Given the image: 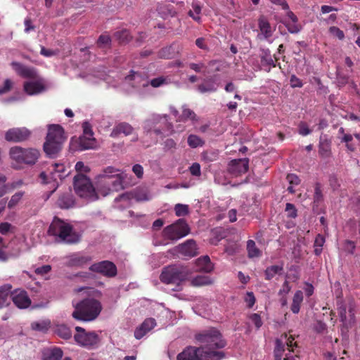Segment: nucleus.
<instances>
[{
  "label": "nucleus",
  "mask_w": 360,
  "mask_h": 360,
  "mask_svg": "<svg viewBox=\"0 0 360 360\" xmlns=\"http://www.w3.org/2000/svg\"><path fill=\"white\" fill-rule=\"evenodd\" d=\"M202 158L207 162H212L217 158V153L212 151H205L202 154Z\"/></svg>",
  "instance_id": "obj_61"
},
{
  "label": "nucleus",
  "mask_w": 360,
  "mask_h": 360,
  "mask_svg": "<svg viewBox=\"0 0 360 360\" xmlns=\"http://www.w3.org/2000/svg\"><path fill=\"white\" fill-rule=\"evenodd\" d=\"M347 307L342 298L337 301V310L340 321L342 323L343 326L348 329L352 328L356 321L355 317V304L353 301L349 303L348 313L349 316H347Z\"/></svg>",
  "instance_id": "obj_12"
},
{
  "label": "nucleus",
  "mask_w": 360,
  "mask_h": 360,
  "mask_svg": "<svg viewBox=\"0 0 360 360\" xmlns=\"http://www.w3.org/2000/svg\"><path fill=\"white\" fill-rule=\"evenodd\" d=\"M276 345L274 349V359L275 360H281L282 358V354L284 351L283 346L282 342L279 340H276Z\"/></svg>",
  "instance_id": "obj_51"
},
{
  "label": "nucleus",
  "mask_w": 360,
  "mask_h": 360,
  "mask_svg": "<svg viewBox=\"0 0 360 360\" xmlns=\"http://www.w3.org/2000/svg\"><path fill=\"white\" fill-rule=\"evenodd\" d=\"M11 289L12 286L10 284H6L0 287V309L9 305Z\"/></svg>",
  "instance_id": "obj_29"
},
{
  "label": "nucleus",
  "mask_w": 360,
  "mask_h": 360,
  "mask_svg": "<svg viewBox=\"0 0 360 360\" xmlns=\"http://www.w3.org/2000/svg\"><path fill=\"white\" fill-rule=\"evenodd\" d=\"M356 248V245L354 242L346 240L344 243V250L348 254L354 255Z\"/></svg>",
  "instance_id": "obj_57"
},
{
  "label": "nucleus",
  "mask_w": 360,
  "mask_h": 360,
  "mask_svg": "<svg viewBox=\"0 0 360 360\" xmlns=\"http://www.w3.org/2000/svg\"><path fill=\"white\" fill-rule=\"evenodd\" d=\"M11 298L13 304L19 309H26L32 303L27 292L21 289H15L13 291L11 290Z\"/></svg>",
  "instance_id": "obj_18"
},
{
  "label": "nucleus",
  "mask_w": 360,
  "mask_h": 360,
  "mask_svg": "<svg viewBox=\"0 0 360 360\" xmlns=\"http://www.w3.org/2000/svg\"><path fill=\"white\" fill-rule=\"evenodd\" d=\"M290 84L292 88H301L303 86L302 80L297 77L295 75H291L290 79Z\"/></svg>",
  "instance_id": "obj_60"
},
{
  "label": "nucleus",
  "mask_w": 360,
  "mask_h": 360,
  "mask_svg": "<svg viewBox=\"0 0 360 360\" xmlns=\"http://www.w3.org/2000/svg\"><path fill=\"white\" fill-rule=\"evenodd\" d=\"M250 318L257 328H259L262 326L261 317L258 314H252Z\"/></svg>",
  "instance_id": "obj_64"
},
{
  "label": "nucleus",
  "mask_w": 360,
  "mask_h": 360,
  "mask_svg": "<svg viewBox=\"0 0 360 360\" xmlns=\"http://www.w3.org/2000/svg\"><path fill=\"white\" fill-rule=\"evenodd\" d=\"M75 330L74 339L77 345L88 349L98 347L101 339L95 331H86L80 326L75 327Z\"/></svg>",
  "instance_id": "obj_11"
},
{
  "label": "nucleus",
  "mask_w": 360,
  "mask_h": 360,
  "mask_svg": "<svg viewBox=\"0 0 360 360\" xmlns=\"http://www.w3.org/2000/svg\"><path fill=\"white\" fill-rule=\"evenodd\" d=\"M51 327V321L49 320H43L40 321H34L31 323V328L32 330L46 333Z\"/></svg>",
  "instance_id": "obj_37"
},
{
  "label": "nucleus",
  "mask_w": 360,
  "mask_h": 360,
  "mask_svg": "<svg viewBox=\"0 0 360 360\" xmlns=\"http://www.w3.org/2000/svg\"><path fill=\"white\" fill-rule=\"evenodd\" d=\"M44 89V86L38 82H26L24 84V90L29 95L37 94Z\"/></svg>",
  "instance_id": "obj_32"
},
{
  "label": "nucleus",
  "mask_w": 360,
  "mask_h": 360,
  "mask_svg": "<svg viewBox=\"0 0 360 360\" xmlns=\"http://www.w3.org/2000/svg\"><path fill=\"white\" fill-rule=\"evenodd\" d=\"M223 354L217 352H203L202 348L188 346L177 355V360H217Z\"/></svg>",
  "instance_id": "obj_10"
},
{
  "label": "nucleus",
  "mask_w": 360,
  "mask_h": 360,
  "mask_svg": "<svg viewBox=\"0 0 360 360\" xmlns=\"http://www.w3.org/2000/svg\"><path fill=\"white\" fill-rule=\"evenodd\" d=\"M187 142L188 146L193 148H195L199 146H202L205 144V141L198 136L195 134L189 135L188 137Z\"/></svg>",
  "instance_id": "obj_44"
},
{
  "label": "nucleus",
  "mask_w": 360,
  "mask_h": 360,
  "mask_svg": "<svg viewBox=\"0 0 360 360\" xmlns=\"http://www.w3.org/2000/svg\"><path fill=\"white\" fill-rule=\"evenodd\" d=\"M92 258L91 256L75 253L67 257L65 265L68 267H84L88 264Z\"/></svg>",
  "instance_id": "obj_20"
},
{
  "label": "nucleus",
  "mask_w": 360,
  "mask_h": 360,
  "mask_svg": "<svg viewBox=\"0 0 360 360\" xmlns=\"http://www.w3.org/2000/svg\"><path fill=\"white\" fill-rule=\"evenodd\" d=\"M285 212H287V216L290 218H295L297 216V209L295 206L290 202L286 203L285 205Z\"/></svg>",
  "instance_id": "obj_56"
},
{
  "label": "nucleus",
  "mask_w": 360,
  "mask_h": 360,
  "mask_svg": "<svg viewBox=\"0 0 360 360\" xmlns=\"http://www.w3.org/2000/svg\"><path fill=\"white\" fill-rule=\"evenodd\" d=\"M10 155L18 163L34 165L40 157V151L33 148H23L20 146H14L10 150Z\"/></svg>",
  "instance_id": "obj_9"
},
{
  "label": "nucleus",
  "mask_w": 360,
  "mask_h": 360,
  "mask_svg": "<svg viewBox=\"0 0 360 360\" xmlns=\"http://www.w3.org/2000/svg\"><path fill=\"white\" fill-rule=\"evenodd\" d=\"M12 65L20 76L27 79H36L37 77V72L34 68L25 66L16 62L13 63Z\"/></svg>",
  "instance_id": "obj_22"
},
{
  "label": "nucleus",
  "mask_w": 360,
  "mask_h": 360,
  "mask_svg": "<svg viewBox=\"0 0 360 360\" xmlns=\"http://www.w3.org/2000/svg\"><path fill=\"white\" fill-rule=\"evenodd\" d=\"M192 6L193 11H190L188 15L192 17L194 20L199 22L200 20L199 14L201 12V6L196 4H193Z\"/></svg>",
  "instance_id": "obj_50"
},
{
  "label": "nucleus",
  "mask_w": 360,
  "mask_h": 360,
  "mask_svg": "<svg viewBox=\"0 0 360 360\" xmlns=\"http://www.w3.org/2000/svg\"><path fill=\"white\" fill-rule=\"evenodd\" d=\"M63 354L61 349L54 347L48 349L44 353V360H61Z\"/></svg>",
  "instance_id": "obj_35"
},
{
  "label": "nucleus",
  "mask_w": 360,
  "mask_h": 360,
  "mask_svg": "<svg viewBox=\"0 0 360 360\" xmlns=\"http://www.w3.org/2000/svg\"><path fill=\"white\" fill-rule=\"evenodd\" d=\"M190 173L195 176H200L201 175L200 165L198 162H194L189 167Z\"/></svg>",
  "instance_id": "obj_59"
},
{
  "label": "nucleus",
  "mask_w": 360,
  "mask_h": 360,
  "mask_svg": "<svg viewBox=\"0 0 360 360\" xmlns=\"http://www.w3.org/2000/svg\"><path fill=\"white\" fill-rule=\"evenodd\" d=\"M197 264L201 271L206 273L211 272L214 269V266L207 255L199 257L197 259Z\"/></svg>",
  "instance_id": "obj_33"
},
{
  "label": "nucleus",
  "mask_w": 360,
  "mask_h": 360,
  "mask_svg": "<svg viewBox=\"0 0 360 360\" xmlns=\"http://www.w3.org/2000/svg\"><path fill=\"white\" fill-rule=\"evenodd\" d=\"M191 283L193 286H202L212 284V281L207 276L199 275L193 278Z\"/></svg>",
  "instance_id": "obj_41"
},
{
  "label": "nucleus",
  "mask_w": 360,
  "mask_h": 360,
  "mask_svg": "<svg viewBox=\"0 0 360 360\" xmlns=\"http://www.w3.org/2000/svg\"><path fill=\"white\" fill-rule=\"evenodd\" d=\"M51 270V266L49 264H46L37 268L34 272L38 275L44 276L48 274Z\"/></svg>",
  "instance_id": "obj_62"
},
{
  "label": "nucleus",
  "mask_w": 360,
  "mask_h": 360,
  "mask_svg": "<svg viewBox=\"0 0 360 360\" xmlns=\"http://www.w3.org/2000/svg\"><path fill=\"white\" fill-rule=\"evenodd\" d=\"M133 127L127 122H121L117 124L112 129L110 136L113 138L117 137L120 134H123L125 136L131 134L133 132Z\"/></svg>",
  "instance_id": "obj_28"
},
{
  "label": "nucleus",
  "mask_w": 360,
  "mask_h": 360,
  "mask_svg": "<svg viewBox=\"0 0 360 360\" xmlns=\"http://www.w3.org/2000/svg\"><path fill=\"white\" fill-rule=\"evenodd\" d=\"M329 32L334 37H337L340 40L345 39V34L342 30L335 26H332L329 28Z\"/></svg>",
  "instance_id": "obj_55"
},
{
  "label": "nucleus",
  "mask_w": 360,
  "mask_h": 360,
  "mask_svg": "<svg viewBox=\"0 0 360 360\" xmlns=\"http://www.w3.org/2000/svg\"><path fill=\"white\" fill-rule=\"evenodd\" d=\"M283 272V265H271L268 266L264 271L265 279L270 281L276 274L281 275Z\"/></svg>",
  "instance_id": "obj_34"
},
{
  "label": "nucleus",
  "mask_w": 360,
  "mask_h": 360,
  "mask_svg": "<svg viewBox=\"0 0 360 360\" xmlns=\"http://www.w3.org/2000/svg\"><path fill=\"white\" fill-rule=\"evenodd\" d=\"M175 214L178 217H184L188 214V206L183 204H176L174 207Z\"/></svg>",
  "instance_id": "obj_49"
},
{
  "label": "nucleus",
  "mask_w": 360,
  "mask_h": 360,
  "mask_svg": "<svg viewBox=\"0 0 360 360\" xmlns=\"http://www.w3.org/2000/svg\"><path fill=\"white\" fill-rule=\"evenodd\" d=\"M48 233L58 237L60 241L68 244L77 243L79 241V236L73 231L72 226L55 217L49 226Z\"/></svg>",
  "instance_id": "obj_4"
},
{
  "label": "nucleus",
  "mask_w": 360,
  "mask_h": 360,
  "mask_svg": "<svg viewBox=\"0 0 360 360\" xmlns=\"http://www.w3.org/2000/svg\"><path fill=\"white\" fill-rule=\"evenodd\" d=\"M179 53L178 46L176 44H172L163 47L159 51V58L171 59L175 58Z\"/></svg>",
  "instance_id": "obj_30"
},
{
  "label": "nucleus",
  "mask_w": 360,
  "mask_h": 360,
  "mask_svg": "<svg viewBox=\"0 0 360 360\" xmlns=\"http://www.w3.org/2000/svg\"><path fill=\"white\" fill-rule=\"evenodd\" d=\"M249 169V159L241 158L234 159L230 161L228 165V172L229 174L238 176L248 172Z\"/></svg>",
  "instance_id": "obj_17"
},
{
  "label": "nucleus",
  "mask_w": 360,
  "mask_h": 360,
  "mask_svg": "<svg viewBox=\"0 0 360 360\" xmlns=\"http://www.w3.org/2000/svg\"><path fill=\"white\" fill-rule=\"evenodd\" d=\"M89 270L101 274L106 277H115L117 274V269L115 264L108 260H104L96 262L90 266Z\"/></svg>",
  "instance_id": "obj_15"
},
{
  "label": "nucleus",
  "mask_w": 360,
  "mask_h": 360,
  "mask_svg": "<svg viewBox=\"0 0 360 360\" xmlns=\"http://www.w3.org/2000/svg\"><path fill=\"white\" fill-rule=\"evenodd\" d=\"M323 201V195L321 190V184L319 182H316L314 184L313 207H319L321 202H322Z\"/></svg>",
  "instance_id": "obj_39"
},
{
  "label": "nucleus",
  "mask_w": 360,
  "mask_h": 360,
  "mask_svg": "<svg viewBox=\"0 0 360 360\" xmlns=\"http://www.w3.org/2000/svg\"><path fill=\"white\" fill-rule=\"evenodd\" d=\"M257 22L258 27L260 31V34L257 35V37L259 39H262L260 36H262V38L264 39H269L271 37L274 33V30L272 29L268 18L265 15H261L259 17Z\"/></svg>",
  "instance_id": "obj_21"
},
{
  "label": "nucleus",
  "mask_w": 360,
  "mask_h": 360,
  "mask_svg": "<svg viewBox=\"0 0 360 360\" xmlns=\"http://www.w3.org/2000/svg\"><path fill=\"white\" fill-rule=\"evenodd\" d=\"M168 118L169 116L167 115H159V121L162 120V124H165V128H162V129L163 131H161L159 129V134H163L165 135L168 136L172 134L174 131V125L172 122H168Z\"/></svg>",
  "instance_id": "obj_36"
},
{
  "label": "nucleus",
  "mask_w": 360,
  "mask_h": 360,
  "mask_svg": "<svg viewBox=\"0 0 360 360\" xmlns=\"http://www.w3.org/2000/svg\"><path fill=\"white\" fill-rule=\"evenodd\" d=\"M256 301L255 297L252 292H248L246 294L245 302L248 304L249 308H252Z\"/></svg>",
  "instance_id": "obj_63"
},
{
  "label": "nucleus",
  "mask_w": 360,
  "mask_h": 360,
  "mask_svg": "<svg viewBox=\"0 0 360 360\" xmlns=\"http://www.w3.org/2000/svg\"><path fill=\"white\" fill-rule=\"evenodd\" d=\"M247 250L248 257L250 258L258 257L261 255V251L257 248L253 240H248L247 242Z\"/></svg>",
  "instance_id": "obj_42"
},
{
  "label": "nucleus",
  "mask_w": 360,
  "mask_h": 360,
  "mask_svg": "<svg viewBox=\"0 0 360 360\" xmlns=\"http://www.w3.org/2000/svg\"><path fill=\"white\" fill-rule=\"evenodd\" d=\"M74 189L78 196L94 201L98 198L91 179L86 175L79 173L74 177Z\"/></svg>",
  "instance_id": "obj_6"
},
{
  "label": "nucleus",
  "mask_w": 360,
  "mask_h": 360,
  "mask_svg": "<svg viewBox=\"0 0 360 360\" xmlns=\"http://www.w3.org/2000/svg\"><path fill=\"white\" fill-rule=\"evenodd\" d=\"M261 54H260V61L261 64L264 67H268L267 69H265L266 72H269L271 70V67L275 68L276 66V63L273 59V57L271 54V51L269 49H260Z\"/></svg>",
  "instance_id": "obj_25"
},
{
  "label": "nucleus",
  "mask_w": 360,
  "mask_h": 360,
  "mask_svg": "<svg viewBox=\"0 0 360 360\" xmlns=\"http://www.w3.org/2000/svg\"><path fill=\"white\" fill-rule=\"evenodd\" d=\"M150 195L145 188H136L131 192H127L120 195L116 198V200H134L136 202L147 201L150 200Z\"/></svg>",
  "instance_id": "obj_19"
},
{
  "label": "nucleus",
  "mask_w": 360,
  "mask_h": 360,
  "mask_svg": "<svg viewBox=\"0 0 360 360\" xmlns=\"http://www.w3.org/2000/svg\"><path fill=\"white\" fill-rule=\"evenodd\" d=\"M114 37L116 39V40H117L120 44L127 43L131 39V36L129 30L126 29H123L122 30L115 32L114 34Z\"/></svg>",
  "instance_id": "obj_40"
},
{
  "label": "nucleus",
  "mask_w": 360,
  "mask_h": 360,
  "mask_svg": "<svg viewBox=\"0 0 360 360\" xmlns=\"http://www.w3.org/2000/svg\"><path fill=\"white\" fill-rule=\"evenodd\" d=\"M325 243V238L321 234H318L315 238L314 247V254L316 255H320L322 252V247L323 246Z\"/></svg>",
  "instance_id": "obj_45"
},
{
  "label": "nucleus",
  "mask_w": 360,
  "mask_h": 360,
  "mask_svg": "<svg viewBox=\"0 0 360 360\" xmlns=\"http://www.w3.org/2000/svg\"><path fill=\"white\" fill-rule=\"evenodd\" d=\"M111 44V38L108 34H101L96 41L98 48L104 49L110 47Z\"/></svg>",
  "instance_id": "obj_46"
},
{
  "label": "nucleus",
  "mask_w": 360,
  "mask_h": 360,
  "mask_svg": "<svg viewBox=\"0 0 360 360\" xmlns=\"http://www.w3.org/2000/svg\"><path fill=\"white\" fill-rule=\"evenodd\" d=\"M336 79L338 84V86H345L348 82L349 77L342 72L337 70L336 72Z\"/></svg>",
  "instance_id": "obj_54"
},
{
  "label": "nucleus",
  "mask_w": 360,
  "mask_h": 360,
  "mask_svg": "<svg viewBox=\"0 0 360 360\" xmlns=\"http://www.w3.org/2000/svg\"><path fill=\"white\" fill-rule=\"evenodd\" d=\"M190 231L191 229L186 221L184 219H179L164 228L161 235L163 240L176 241L186 236Z\"/></svg>",
  "instance_id": "obj_8"
},
{
  "label": "nucleus",
  "mask_w": 360,
  "mask_h": 360,
  "mask_svg": "<svg viewBox=\"0 0 360 360\" xmlns=\"http://www.w3.org/2000/svg\"><path fill=\"white\" fill-rule=\"evenodd\" d=\"M191 270L184 266H171L164 269L160 275V279L166 283H177L188 279Z\"/></svg>",
  "instance_id": "obj_7"
},
{
  "label": "nucleus",
  "mask_w": 360,
  "mask_h": 360,
  "mask_svg": "<svg viewBox=\"0 0 360 360\" xmlns=\"http://www.w3.org/2000/svg\"><path fill=\"white\" fill-rule=\"evenodd\" d=\"M342 143H345L347 149L350 152H354L356 150L355 145L352 143L353 136L350 134H344L338 137Z\"/></svg>",
  "instance_id": "obj_43"
},
{
  "label": "nucleus",
  "mask_w": 360,
  "mask_h": 360,
  "mask_svg": "<svg viewBox=\"0 0 360 360\" xmlns=\"http://www.w3.org/2000/svg\"><path fill=\"white\" fill-rule=\"evenodd\" d=\"M188 120L195 122L198 121V117L193 110L188 108L186 105H184L182 106V112L178 117V121L179 122H186Z\"/></svg>",
  "instance_id": "obj_31"
},
{
  "label": "nucleus",
  "mask_w": 360,
  "mask_h": 360,
  "mask_svg": "<svg viewBox=\"0 0 360 360\" xmlns=\"http://www.w3.org/2000/svg\"><path fill=\"white\" fill-rule=\"evenodd\" d=\"M24 195V192L19 191L15 193L14 195H13L11 198V200H9L8 203V207L9 209H12L14 207H15L18 202L21 200L22 196Z\"/></svg>",
  "instance_id": "obj_47"
},
{
  "label": "nucleus",
  "mask_w": 360,
  "mask_h": 360,
  "mask_svg": "<svg viewBox=\"0 0 360 360\" xmlns=\"http://www.w3.org/2000/svg\"><path fill=\"white\" fill-rule=\"evenodd\" d=\"M82 129H83V135L82 136L93 137L94 132L92 130V127L89 122H84L82 124Z\"/></svg>",
  "instance_id": "obj_58"
},
{
  "label": "nucleus",
  "mask_w": 360,
  "mask_h": 360,
  "mask_svg": "<svg viewBox=\"0 0 360 360\" xmlns=\"http://www.w3.org/2000/svg\"><path fill=\"white\" fill-rule=\"evenodd\" d=\"M55 333L64 340H69L72 337V332L66 325H58L55 329Z\"/></svg>",
  "instance_id": "obj_38"
},
{
  "label": "nucleus",
  "mask_w": 360,
  "mask_h": 360,
  "mask_svg": "<svg viewBox=\"0 0 360 360\" xmlns=\"http://www.w3.org/2000/svg\"><path fill=\"white\" fill-rule=\"evenodd\" d=\"M31 136V131L25 127L12 128L5 134V139L9 142H22L27 141Z\"/></svg>",
  "instance_id": "obj_16"
},
{
  "label": "nucleus",
  "mask_w": 360,
  "mask_h": 360,
  "mask_svg": "<svg viewBox=\"0 0 360 360\" xmlns=\"http://www.w3.org/2000/svg\"><path fill=\"white\" fill-rule=\"evenodd\" d=\"M126 176V174L119 173V170L113 167H106L101 176V182L106 186V191L102 192V194L105 196L111 191L123 189Z\"/></svg>",
  "instance_id": "obj_5"
},
{
  "label": "nucleus",
  "mask_w": 360,
  "mask_h": 360,
  "mask_svg": "<svg viewBox=\"0 0 360 360\" xmlns=\"http://www.w3.org/2000/svg\"><path fill=\"white\" fill-rule=\"evenodd\" d=\"M155 325L156 321L155 319H146L141 326L135 330L134 337L138 340L142 338L148 332L153 329Z\"/></svg>",
  "instance_id": "obj_23"
},
{
  "label": "nucleus",
  "mask_w": 360,
  "mask_h": 360,
  "mask_svg": "<svg viewBox=\"0 0 360 360\" xmlns=\"http://www.w3.org/2000/svg\"><path fill=\"white\" fill-rule=\"evenodd\" d=\"M73 307L72 318L83 322H90L96 319L103 309L99 300L89 297L82 300L73 304Z\"/></svg>",
  "instance_id": "obj_2"
},
{
  "label": "nucleus",
  "mask_w": 360,
  "mask_h": 360,
  "mask_svg": "<svg viewBox=\"0 0 360 360\" xmlns=\"http://www.w3.org/2000/svg\"><path fill=\"white\" fill-rule=\"evenodd\" d=\"M163 149L165 151L174 152L176 148V143L172 139H167L163 143Z\"/></svg>",
  "instance_id": "obj_53"
},
{
  "label": "nucleus",
  "mask_w": 360,
  "mask_h": 360,
  "mask_svg": "<svg viewBox=\"0 0 360 360\" xmlns=\"http://www.w3.org/2000/svg\"><path fill=\"white\" fill-rule=\"evenodd\" d=\"M74 204L75 199L70 190L62 193L57 200V205L62 209L70 208Z\"/></svg>",
  "instance_id": "obj_26"
},
{
  "label": "nucleus",
  "mask_w": 360,
  "mask_h": 360,
  "mask_svg": "<svg viewBox=\"0 0 360 360\" xmlns=\"http://www.w3.org/2000/svg\"><path fill=\"white\" fill-rule=\"evenodd\" d=\"M66 139L65 130L60 125L49 124L46 141L43 146L44 151L48 156L54 158L61 150Z\"/></svg>",
  "instance_id": "obj_3"
},
{
  "label": "nucleus",
  "mask_w": 360,
  "mask_h": 360,
  "mask_svg": "<svg viewBox=\"0 0 360 360\" xmlns=\"http://www.w3.org/2000/svg\"><path fill=\"white\" fill-rule=\"evenodd\" d=\"M96 139L94 137L80 136L73 137L70 141V148L74 151H82L96 148Z\"/></svg>",
  "instance_id": "obj_14"
},
{
  "label": "nucleus",
  "mask_w": 360,
  "mask_h": 360,
  "mask_svg": "<svg viewBox=\"0 0 360 360\" xmlns=\"http://www.w3.org/2000/svg\"><path fill=\"white\" fill-rule=\"evenodd\" d=\"M157 120L155 117L148 119L144 122V129L148 131H154L155 133H158V129H156Z\"/></svg>",
  "instance_id": "obj_48"
},
{
  "label": "nucleus",
  "mask_w": 360,
  "mask_h": 360,
  "mask_svg": "<svg viewBox=\"0 0 360 360\" xmlns=\"http://www.w3.org/2000/svg\"><path fill=\"white\" fill-rule=\"evenodd\" d=\"M168 252L176 257H179L180 254L186 258H191L198 254L197 244L193 239L187 240L186 242L169 250Z\"/></svg>",
  "instance_id": "obj_13"
},
{
  "label": "nucleus",
  "mask_w": 360,
  "mask_h": 360,
  "mask_svg": "<svg viewBox=\"0 0 360 360\" xmlns=\"http://www.w3.org/2000/svg\"><path fill=\"white\" fill-rule=\"evenodd\" d=\"M195 339L201 344L199 347L202 348V353L206 352L221 353L223 356L217 360H221L226 357V353L219 349L226 347V340L219 330L210 328L202 330L195 335Z\"/></svg>",
  "instance_id": "obj_1"
},
{
  "label": "nucleus",
  "mask_w": 360,
  "mask_h": 360,
  "mask_svg": "<svg viewBox=\"0 0 360 360\" xmlns=\"http://www.w3.org/2000/svg\"><path fill=\"white\" fill-rule=\"evenodd\" d=\"M284 24L291 34H297L302 30V26L297 22H285Z\"/></svg>",
  "instance_id": "obj_52"
},
{
  "label": "nucleus",
  "mask_w": 360,
  "mask_h": 360,
  "mask_svg": "<svg viewBox=\"0 0 360 360\" xmlns=\"http://www.w3.org/2000/svg\"><path fill=\"white\" fill-rule=\"evenodd\" d=\"M217 89V79L214 77H209L198 86V90L202 93L214 92Z\"/></svg>",
  "instance_id": "obj_27"
},
{
  "label": "nucleus",
  "mask_w": 360,
  "mask_h": 360,
  "mask_svg": "<svg viewBox=\"0 0 360 360\" xmlns=\"http://www.w3.org/2000/svg\"><path fill=\"white\" fill-rule=\"evenodd\" d=\"M319 154L322 158H330L332 155L331 141L327 135H321L319 139Z\"/></svg>",
  "instance_id": "obj_24"
}]
</instances>
